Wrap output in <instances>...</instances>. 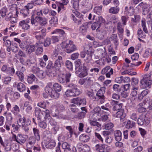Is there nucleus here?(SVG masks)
I'll return each instance as SVG.
<instances>
[{
	"label": "nucleus",
	"mask_w": 152,
	"mask_h": 152,
	"mask_svg": "<svg viewBox=\"0 0 152 152\" xmlns=\"http://www.w3.org/2000/svg\"><path fill=\"white\" fill-rule=\"evenodd\" d=\"M123 104L122 103H117V104H115V105L114 106L113 110L114 111H116L118 110V111L121 110H124L123 109H122Z\"/></svg>",
	"instance_id": "c03bdc74"
},
{
	"label": "nucleus",
	"mask_w": 152,
	"mask_h": 152,
	"mask_svg": "<svg viewBox=\"0 0 152 152\" xmlns=\"http://www.w3.org/2000/svg\"><path fill=\"white\" fill-rule=\"evenodd\" d=\"M80 93V90L77 88L68 89L65 92V94L68 97H75L79 95Z\"/></svg>",
	"instance_id": "9b49d317"
},
{
	"label": "nucleus",
	"mask_w": 152,
	"mask_h": 152,
	"mask_svg": "<svg viewBox=\"0 0 152 152\" xmlns=\"http://www.w3.org/2000/svg\"><path fill=\"white\" fill-rule=\"evenodd\" d=\"M138 89V87H133L132 88V91L131 94V95L132 97L135 96L137 94V91Z\"/></svg>",
	"instance_id": "603ef678"
},
{
	"label": "nucleus",
	"mask_w": 152,
	"mask_h": 152,
	"mask_svg": "<svg viewBox=\"0 0 152 152\" xmlns=\"http://www.w3.org/2000/svg\"><path fill=\"white\" fill-rule=\"evenodd\" d=\"M100 116L101 115L100 114L93 113L90 114L89 118L91 120H94L99 121Z\"/></svg>",
	"instance_id": "a878e982"
},
{
	"label": "nucleus",
	"mask_w": 152,
	"mask_h": 152,
	"mask_svg": "<svg viewBox=\"0 0 152 152\" xmlns=\"http://www.w3.org/2000/svg\"><path fill=\"white\" fill-rule=\"evenodd\" d=\"M35 76L33 74L29 75L28 77V81L29 83H32L33 81H34L36 79Z\"/></svg>",
	"instance_id": "a18cd8bd"
},
{
	"label": "nucleus",
	"mask_w": 152,
	"mask_h": 152,
	"mask_svg": "<svg viewBox=\"0 0 152 152\" xmlns=\"http://www.w3.org/2000/svg\"><path fill=\"white\" fill-rule=\"evenodd\" d=\"M46 74L49 77H54L56 75V74L54 71L50 69H49L46 71Z\"/></svg>",
	"instance_id": "8fccbe9b"
},
{
	"label": "nucleus",
	"mask_w": 152,
	"mask_h": 152,
	"mask_svg": "<svg viewBox=\"0 0 152 152\" xmlns=\"http://www.w3.org/2000/svg\"><path fill=\"white\" fill-rule=\"evenodd\" d=\"M137 111L140 113L145 112L146 110V108L143 107V103H142L138 104L137 106Z\"/></svg>",
	"instance_id": "e433bc0d"
},
{
	"label": "nucleus",
	"mask_w": 152,
	"mask_h": 152,
	"mask_svg": "<svg viewBox=\"0 0 152 152\" xmlns=\"http://www.w3.org/2000/svg\"><path fill=\"white\" fill-rule=\"evenodd\" d=\"M77 148L80 152H89L90 150V148L88 145L86 144L84 145L80 142L77 144Z\"/></svg>",
	"instance_id": "ddd939ff"
},
{
	"label": "nucleus",
	"mask_w": 152,
	"mask_h": 152,
	"mask_svg": "<svg viewBox=\"0 0 152 152\" xmlns=\"http://www.w3.org/2000/svg\"><path fill=\"white\" fill-rule=\"evenodd\" d=\"M44 114L45 115L44 119L45 120L48 118V119L50 118V111L49 110L46 109L45 111H44L43 112Z\"/></svg>",
	"instance_id": "e2e57ef3"
},
{
	"label": "nucleus",
	"mask_w": 152,
	"mask_h": 152,
	"mask_svg": "<svg viewBox=\"0 0 152 152\" xmlns=\"http://www.w3.org/2000/svg\"><path fill=\"white\" fill-rule=\"evenodd\" d=\"M12 15V13L10 12L7 15V17L9 18H10L11 22L12 23H15L17 21V18L15 17H11Z\"/></svg>",
	"instance_id": "052dcab7"
},
{
	"label": "nucleus",
	"mask_w": 152,
	"mask_h": 152,
	"mask_svg": "<svg viewBox=\"0 0 152 152\" xmlns=\"http://www.w3.org/2000/svg\"><path fill=\"white\" fill-rule=\"evenodd\" d=\"M81 4L82 6L86 8L91 7V5L89 0H83Z\"/></svg>",
	"instance_id": "72a5a7b5"
},
{
	"label": "nucleus",
	"mask_w": 152,
	"mask_h": 152,
	"mask_svg": "<svg viewBox=\"0 0 152 152\" xmlns=\"http://www.w3.org/2000/svg\"><path fill=\"white\" fill-rule=\"evenodd\" d=\"M11 133L12 134V138L14 141L20 144H23L26 141V138L25 137V135L19 134L16 136L12 132Z\"/></svg>",
	"instance_id": "6e6552de"
},
{
	"label": "nucleus",
	"mask_w": 152,
	"mask_h": 152,
	"mask_svg": "<svg viewBox=\"0 0 152 152\" xmlns=\"http://www.w3.org/2000/svg\"><path fill=\"white\" fill-rule=\"evenodd\" d=\"M11 45L12 47L11 48V50L13 52L16 53L18 50V46L15 43H12Z\"/></svg>",
	"instance_id": "774afa93"
},
{
	"label": "nucleus",
	"mask_w": 152,
	"mask_h": 152,
	"mask_svg": "<svg viewBox=\"0 0 152 152\" xmlns=\"http://www.w3.org/2000/svg\"><path fill=\"white\" fill-rule=\"evenodd\" d=\"M134 12V10L133 7H130L128 8L127 7H125V13L128 15L131 16L132 15Z\"/></svg>",
	"instance_id": "473e14b6"
},
{
	"label": "nucleus",
	"mask_w": 152,
	"mask_h": 152,
	"mask_svg": "<svg viewBox=\"0 0 152 152\" xmlns=\"http://www.w3.org/2000/svg\"><path fill=\"white\" fill-rule=\"evenodd\" d=\"M20 12L24 18L27 17L29 14V10L26 8L21 10Z\"/></svg>",
	"instance_id": "58836bf2"
},
{
	"label": "nucleus",
	"mask_w": 152,
	"mask_h": 152,
	"mask_svg": "<svg viewBox=\"0 0 152 152\" xmlns=\"http://www.w3.org/2000/svg\"><path fill=\"white\" fill-rule=\"evenodd\" d=\"M19 111V107L17 105H15L11 110V112L15 115L18 114Z\"/></svg>",
	"instance_id": "de8ad7c7"
},
{
	"label": "nucleus",
	"mask_w": 152,
	"mask_h": 152,
	"mask_svg": "<svg viewBox=\"0 0 152 152\" xmlns=\"http://www.w3.org/2000/svg\"><path fill=\"white\" fill-rule=\"evenodd\" d=\"M91 81L90 77H87L86 78L80 79L78 81V83L81 85H82L84 83L88 84L90 83Z\"/></svg>",
	"instance_id": "c756f323"
},
{
	"label": "nucleus",
	"mask_w": 152,
	"mask_h": 152,
	"mask_svg": "<svg viewBox=\"0 0 152 152\" xmlns=\"http://www.w3.org/2000/svg\"><path fill=\"white\" fill-rule=\"evenodd\" d=\"M52 88L54 89L58 92L61 91V86L57 83H55L53 85Z\"/></svg>",
	"instance_id": "49530a36"
},
{
	"label": "nucleus",
	"mask_w": 152,
	"mask_h": 152,
	"mask_svg": "<svg viewBox=\"0 0 152 152\" xmlns=\"http://www.w3.org/2000/svg\"><path fill=\"white\" fill-rule=\"evenodd\" d=\"M62 147L64 149V152H71L70 145L67 142H64L62 144Z\"/></svg>",
	"instance_id": "cd10ccee"
},
{
	"label": "nucleus",
	"mask_w": 152,
	"mask_h": 152,
	"mask_svg": "<svg viewBox=\"0 0 152 152\" xmlns=\"http://www.w3.org/2000/svg\"><path fill=\"white\" fill-rule=\"evenodd\" d=\"M135 123L133 121L129 120L128 121L126 125V127L128 128H132L135 125Z\"/></svg>",
	"instance_id": "0e129e2a"
},
{
	"label": "nucleus",
	"mask_w": 152,
	"mask_h": 152,
	"mask_svg": "<svg viewBox=\"0 0 152 152\" xmlns=\"http://www.w3.org/2000/svg\"><path fill=\"white\" fill-rule=\"evenodd\" d=\"M35 48V47L34 45H28L26 46V51L27 53L30 54L34 51Z\"/></svg>",
	"instance_id": "4c0bfd02"
},
{
	"label": "nucleus",
	"mask_w": 152,
	"mask_h": 152,
	"mask_svg": "<svg viewBox=\"0 0 152 152\" xmlns=\"http://www.w3.org/2000/svg\"><path fill=\"white\" fill-rule=\"evenodd\" d=\"M29 19L20 21L19 23V27L24 30H27L30 28V26L28 24L29 22Z\"/></svg>",
	"instance_id": "4468645a"
},
{
	"label": "nucleus",
	"mask_w": 152,
	"mask_h": 152,
	"mask_svg": "<svg viewBox=\"0 0 152 152\" xmlns=\"http://www.w3.org/2000/svg\"><path fill=\"white\" fill-rule=\"evenodd\" d=\"M30 93V91L29 89L28 88L27 93L24 94V96L26 99H28L29 102L31 103L32 102V100L31 97L29 95Z\"/></svg>",
	"instance_id": "6e6d98bb"
},
{
	"label": "nucleus",
	"mask_w": 152,
	"mask_h": 152,
	"mask_svg": "<svg viewBox=\"0 0 152 152\" xmlns=\"http://www.w3.org/2000/svg\"><path fill=\"white\" fill-rule=\"evenodd\" d=\"M121 26L120 23H118L117 28L118 31V34L122 36L121 34L123 33L124 31L123 29L121 27Z\"/></svg>",
	"instance_id": "69168bd1"
},
{
	"label": "nucleus",
	"mask_w": 152,
	"mask_h": 152,
	"mask_svg": "<svg viewBox=\"0 0 152 152\" xmlns=\"http://www.w3.org/2000/svg\"><path fill=\"white\" fill-rule=\"evenodd\" d=\"M71 76V74L67 72L65 75L63 74H60L58 75V80L60 83H67L70 81V79Z\"/></svg>",
	"instance_id": "0eeeda50"
},
{
	"label": "nucleus",
	"mask_w": 152,
	"mask_h": 152,
	"mask_svg": "<svg viewBox=\"0 0 152 152\" xmlns=\"http://www.w3.org/2000/svg\"><path fill=\"white\" fill-rule=\"evenodd\" d=\"M139 5L142 8L143 12L148 13V18L152 20V7L148 8L149 5L148 4H144L143 2L141 3Z\"/></svg>",
	"instance_id": "1a4fd4ad"
},
{
	"label": "nucleus",
	"mask_w": 152,
	"mask_h": 152,
	"mask_svg": "<svg viewBox=\"0 0 152 152\" xmlns=\"http://www.w3.org/2000/svg\"><path fill=\"white\" fill-rule=\"evenodd\" d=\"M50 25L54 26L57 24V19L56 18H53L49 21Z\"/></svg>",
	"instance_id": "864d4df0"
},
{
	"label": "nucleus",
	"mask_w": 152,
	"mask_h": 152,
	"mask_svg": "<svg viewBox=\"0 0 152 152\" xmlns=\"http://www.w3.org/2000/svg\"><path fill=\"white\" fill-rule=\"evenodd\" d=\"M35 114L37 116L38 119L42 120L43 118H44L45 115L43 112L41 111L38 108H36L35 110Z\"/></svg>",
	"instance_id": "393cba45"
},
{
	"label": "nucleus",
	"mask_w": 152,
	"mask_h": 152,
	"mask_svg": "<svg viewBox=\"0 0 152 152\" xmlns=\"http://www.w3.org/2000/svg\"><path fill=\"white\" fill-rule=\"evenodd\" d=\"M90 24L89 22H86L80 27V30L83 31V32H85L88 27V25Z\"/></svg>",
	"instance_id": "79ce46f5"
},
{
	"label": "nucleus",
	"mask_w": 152,
	"mask_h": 152,
	"mask_svg": "<svg viewBox=\"0 0 152 152\" xmlns=\"http://www.w3.org/2000/svg\"><path fill=\"white\" fill-rule=\"evenodd\" d=\"M4 46L6 47L7 48V51L10 52L11 50V42L9 40H6V41L4 42Z\"/></svg>",
	"instance_id": "ea45409f"
},
{
	"label": "nucleus",
	"mask_w": 152,
	"mask_h": 152,
	"mask_svg": "<svg viewBox=\"0 0 152 152\" xmlns=\"http://www.w3.org/2000/svg\"><path fill=\"white\" fill-rule=\"evenodd\" d=\"M126 114L124 112V110H121L118 111L115 114H114V116L119 118L121 122H123L125 120Z\"/></svg>",
	"instance_id": "f3484780"
},
{
	"label": "nucleus",
	"mask_w": 152,
	"mask_h": 152,
	"mask_svg": "<svg viewBox=\"0 0 152 152\" xmlns=\"http://www.w3.org/2000/svg\"><path fill=\"white\" fill-rule=\"evenodd\" d=\"M119 10L118 7H111L109 10V12L110 13L116 14L118 13Z\"/></svg>",
	"instance_id": "a19ab883"
},
{
	"label": "nucleus",
	"mask_w": 152,
	"mask_h": 152,
	"mask_svg": "<svg viewBox=\"0 0 152 152\" xmlns=\"http://www.w3.org/2000/svg\"><path fill=\"white\" fill-rule=\"evenodd\" d=\"M60 34L62 36H64L66 35V34L64 31L61 29H56L51 33V34Z\"/></svg>",
	"instance_id": "c9c22d12"
},
{
	"label": "nucleus",
	"mask_w": 152,
	"mask_h": 152,
	"mask_svg": "<svg viewBox=\"0 0 152 152\" xmlns=\"http://www.w3.org/2000/svg\"><path fill=\"white\" fill-rule=\"evenodd\" d=\"M73 14L72 15V16L73 17V20L76 22H77V21H78L79 22H78V23L79 24H80L81 23L80 22V20H77V19H76L75 18V16L77 17H80V13L78 11L75 10H73Z\"/></svg>",
	"instance_id": "7c9ffc66"
},
{
	"label": "nucleus",
	"mask_w": 152,
	"mask_h": 152,
	"mask_svg": "<svg viewBox=\"0 0 152 152\" xmlns=\"http://www.w3.org/2000/svg\"><path fill=\"white\" fill-rule=\"evenodd\" d=\"M32 72L35 73L36 76L39 78L41 79H44L46 75V72L45 73L43 71L40 70L37 67H33L32 69Z\"/></svg>",
	"instance_id": "f8f14e48"
},
{
	"label": "nucleus",
	"mask_w": 152,
	"mask_h": 152,
	"mask_svg": "<svg viewBox=\"0 0 152 152\" xmlns=\"http://www.w3.org/2000/svg\"><path fill=\"white\" fill-rule=\"evenodd\" d=\"M102 74H105L107 77H110L111 75L113 74V69L112 68L110 69V67L109 66H107L102 69Z\"/></svg>",
	"instance_id": "a211bd4d"
},
{
	"label": "nucleus",
	"mask_w": 152,
	"mask_h": 152,
	"mask_svg": "<svg viewBox=\"0 0 152 152\" xmlns=\"http://www.w3.org/2000/svg\"><path fill=\"white\" fill-rule=\"evenodd\" d=\"M98 24H99L100 27L102 24L104 23L105 22V20L101 16H98L96 18L95 21Z\"/></svg>",
	"instance_id": "37998d69"
},
{
	"label": "nucleus",
	"mask_w": 152,
	"mask_h": 152,
	"mask_svg": "<svg viewBox=\"0 0 152 152\" xmlns=\"http://www.w3.org/2000/svg\"><path fill=\"white\" fill-rule=\"evenodd\" d=\"M114 134L115 139L116 141L119 142L122 139V133L120 130H115L114 132Z\"/></svg>",
	"instance_id": "4be33fe9"
},
{
	"label": "nucleus",
	"mask_w": 152,
	"mask_h": 152,
	"mask_svg": "<svg viewBox=\"0 0 152 152\" xmlns=\"http://www.w3.org/2000/svg\"><path fill=\"white\" fill-rule=\"evenodd\" d=\"M33 35H34L38 41V42L36 43V47H40L41 44H42L43 40L45 37V35H43L40 33V31H36L33 33Z\"/></svg>",
	"instance_id": "9d476101"
},
{
	"label": "nucleus",
	"mask_w": 152,
	"mask_h": 152,
	"mask_svg": "<svg viewBox=\"0 0 152 152\" xmlns=\"http://www.w3.org/2000/svg\"><path fill=\"white\" fill-rule=\"evenodd\" d=\"M52 115L53 116L56 117L57 118L59 119H65L66 118V116L63 115L60 112H56L55 113H53Z\"/></svg>",
	"instance_id": "2f4dec72"
},
{
	"label": "nucleus",
	"mask_w": 152,
	"mask_h": 152,
	"mask_svg": "<svg viewBox=\"0 0 152 152\" xmlns=\"http://www.w3.org/2000/svg\"><path fill=\"white\" fill-rule=\"evenodd\" d=\"M79 139L80 141L86 142L89 141L90 139V137L89 135L83 134L80 136Z\"/></svg>",
	"instance_id": "c85d7f7f"
},
{
	"label": "nucleus",
	"mask_w": 152,
	"mask_h": 152,
	"mask_svg": "<svg viewBox=\"0 0 152 152\" xmlns=\"http://www.w3.org/2000/svg\"><path fill=\"white\" fill-rule=\"evenodd\" d=\"M48 119V118L45 119V120L46 121L48 122L51 125L53 126H54L57 125V122L54 120L52 119L51 117L50 119Z\"/></svg>",
	"instance_id": "09e8293b"
},
{
	"label": "nucleus",
	"mask_w": 152,
	"mask_h": 152,
	"mask_svg": "<svg viewBox=\"0 0 152 152\" xmlns=\"http://www.w3.org/2000/svg\"><path fill=\"white\" fill-rule=\"evenodd\" d=\"M102 10V7L101 6L96 7L94 9V12L99 15L101 14Z\"/></svg>",
	"instance_id": "5fc2aeb1"
},
{
	"label": "nucleus",
	"mask_w": 152,
	"mask_h": 152,
	"mask_svg": "<svg viewBox=\"0 0 152 152\" xmlns=\"http://www.w3.org/2000/svg\"><path fill=\"white\" fill-rule=\"evenodd\" d=\"M150 121V118L146 114H142L137 119V122L139 125L147 126Z\"/></svg>",
	"instance_id": "39448f33"
},
{
	"label": "nucleus",
	"mask_w": 152,
	"mask_h": 152,
	"mask_svg": "<svg viewBox=\"0 0 152 152\" xmlns=\"http://www.w3.org/2000/svg\"><path fill=\"white\" fill-rule=\"evenodd\" d=\"M15 70L13 67H8V69L7 70L6 73L9 74L11 75H13L15 73Z\"/></svg>",
	"instance_id": "338daca9"
},
{
	"label": "nucleus",
	"mask_w": 152,
	"mask_h": 152,
	"mask_svg": "<svg viewBox=\"0 0 152 152\" xmlns=\"http://www.w3.org/2000/svg\"><path fill=\"white\" fill-rule=\"evenodd\" d=\"M13 86H16L17 89L20 92H22L25 91L26 89V86L23 83L17 82L13 84Z\"/></svg>",
	"instance_id": "aec40b11"
},
{
	"label": "nucleus",
	"mask_w": 152,
	"mask_h": 152,
	"mask_svg": "<svg viewBox=\"0 0 152 152\" xmlns=\"http://www.w3.org/2000/svg\"><path fill=\"white\" fill-rule=\"evenodd\" d=\"M16 74L18 76L20 80L22 82L24 81V76L23 73L20 71H18L16 72Z\"/></svg>",
	"instance_id": "4d7b16f0"
},
{
	"label": "nucleus",
	"mask_w": 152,
	"mask_h": 152,
	"mask_svg": "<svg viewBox=\"0 0 152 152\" xmlns=\"http://www.w3.org/2000/svg\"><path fill=\"white\" fill-rule=\"evenodd\" d=\"M31 123L29 119L26 120L24 117L20 118L19 121H18V124L19 126L21 127L25 132H28L29 130V126Z\"/></svg>",
	"instance_id": "20e7f679"
},
{
	"label": "nucleus",
	"mask_w": 152,
	"mask_h": 152,
	"mask_svg": "<svg viewBox=\"0 0 152 152\" xmlns=\"http://www.w3.org/2000/svg\"><path fill=\"white\" fill-rule=\"evenodd\" d=\"M36 139L33 136L30 137L28 139V144L30 145H33L35 143Z\"/></svg>",
	"instance_id": "3c124183"
},
{
	"label": "nucleus",
	"mask_w": 152,
	"mask_h": 152,
	"mask_svg": "<svg viewBox=\"0 0 152 152\" xmlns=\"http://www.w3.org/2000/svg\"><path fill=\"white\" fill-rule=\"evenodd\" d=\"M53 84L51 82L48 83L45 87V91L51 98L57 99L60 96V94L56 92V91L52 88Z\"/></svg>",
	"instance_id": "f03ea898"
},
{
	"label": "nucleus",
	"mask_w": 152,
	"mask_h": 152,
	"mask_svg": "<svg viewBox=\"0 0 152 152\" xmlns=\"http://www.w3.org/2000/svg\"><path fill=\"white\" fill-rule=\"evenodd\" d=\"M105 88L104 87H101L96 93V97L95 98V99L100 102L101 104L104 103L105 101L106 97L104 96V94Z\"/></svg>",
	"instance_id": "423d86ee"
},
{
	"label": "nucleus",
	"mask_w": 152,
	"mask_h": 152,
	"mask_svg": "<svg viewBox=\"0 0 152 152\" xmlns=\"http://www.w3.org/2000/svg\"><path fill=\"white\" fill-rule=\"evenodd\" d=\"M75 70L76 74H79L81 70L84 69V67H86L83 64H81V60L77 59L75 62Z\"/></svg>",
	"instance_id": "2eb2a0df"
},
{
	"label": "nucleus",
	"mask_w": 152,
	"mask_h": 152,
	"mask_svg": "<svg viewBox=\"0 0 152 152\" xmlns=\"http://www.w3.org/2000/svg\"><path fill=\"white\" fill-rule=\"evenodd\" d=\"M140 87L142 88H145L150 86L152 84V72L148 74H145L142 76Z\"/></svg>",
	"instance_id": "f257e3e1"
},
{
	"label": "nucleus",
	"mask_w": 152,
	"mask_h": 152,
	"mask_svg": "<svg viewBox=\"0 0 152 152\" xmlns=\"http://www.w3.org/2000/svg\"><path fill=\"white\" fill-rule=\"evenodd\" d=\"M7 12V8L6 7H3L1 10H0V15L2 17H4L6 15Z\"/></svg>",
	"instance_id": "680f3d73"
},
{
	"label": "nucleus",
	"mask_w": 152,
	"mask_h": 152,
	"mask_svg": "<svg viewBox=\"0 0 152 152\" xmlns=\"http://www.w3.org/2000/svg\"><path fill=\"white\" fill-rule=\"evenodd\" d=\"M142 26L143 28V31L145 33L148 32L147 28L146 26L145 20L144 18H143L142 20Z\"/></svg>",
	"instance_id": "bf43d9fd"
},
{
	"label": "nucleus",
	"mask_w": 152,
	"mask_h": 152,
	"mask_svg": "<svg viewBox=\"0 0 152 152\" xmlns=\"http://www.w3.org/2000/svg\"><path fill=\"white\" fill-rule=\"evenodd\" d=\"M71 102L72 103L80 106H83L86 103V99L79 97L73 99H72Z\"/></svg>",
	"instance_id": "dca6fc26"
},
{
	"label": "nucleus",
	"mask_w": 152,
	"mask_h": 152,
	"mask_svg": "<svg viewBox=\"0 0 152 152\" xmlns=\"http://www.w3.org/2000/svg\"><path fill=\"white\" fill-rule=\"evenodd\" d=\"M84 51L86 52V53L85 54V52H82L81 53V57H92L94 56V52L93 50H91V48H89L88 50H87L86 48H84Z\"/></svg>",
	"instance_id": "6ab92c4d"
},
{
	"label": "nucleus",
	"mask_w": 152,
	"mask_h": 152,
	"mask_svg": "<svg viewBox=\"0 0 152 152\" xmlns=\"http://www.w3.org/2000/svg\"><path fill=\"white\" fill-rule=\"evenodd\" d=\"M88 70L89 69L87 68L86 67H84L83 70H81L80 72L77 75L80 77H83L88 75Z\"/></svg>",
	"instance_id": "b1692460"
},
{
	"label": "nucleus",
	"mask_w": 152,
	"mask_h": 152,
	"mask_svg": "<svg viewBox=\"0 0 152 152\" xmlns=\"http://www.w3.org/2000/svg\"><path fill=\"white\" fill-rule=\"evenodd\" d=\"M37 20H39V23L42 26H44L47 23V20L45 18H37L36 19Z\"/></svg>",
	"instance_id": "f704fd0d"
},
{
	"label": "nucleus",
	"mask_w": 152,
	"mask_h": 152,
	"mask_svg": "<svg viewBox=\"0 0 152 152\" xmlns=\"http://www.w3.org/2000/svg\"><path fill=\"white\" fill-rule=\"evenodd\" d=\"M56 143L54 140H50L46 142L45 144V146L47 148L51 149L55 146Z\"/></svg>",
	"instance_id": "412c9836"
},
{
	"label": "nucleus",
	"mask_w": 152,
	"mask_h": 152,
	"mask_svg": "<svg viewBox=\"0 0 152 152\" xmlns=\"http://www.w3.org/2000/svg\"><path fill=\"white\" fill-rule=\"evenodd\" d=\"M62 48L67 53H70L76 50V47L72 41L64 42L62 43Z\"/></svg>",
	"instance_id": "7ed1b4c3"
},
{
	"label": "nucleus",
	"mask_w": 152,
	"mask_h": 152,
	"mask_svg": "<svg viewBox=\"0 0 152 152\" xmlns=\"http://www.w3.org/2000/svg\"><path fill=\"white\" fill-rule=\"evenodd\" d=\"M62 58H58V59L56 60L55 64V67L57 69H59L61 67V64L59 61L60 60L62 59Z\"/></svg>",
	"instance_id": "13d9d810"
},
{
	"label": "nucleus",
	"mask_w": 152,
	"mask_h": 152,
	"mask_svg": "<svg viewBox=\"0 0 152 152\" xmlns=\"http://www.w3.org/2000/svg\"><path fill=\"white\" fill-rule=\"evenodd\" d=\"M33 130L34 137L36 138L37 140L39 141L40 139V132L39 130L36 128H34Z\"/></svg>",
	"instance_id": "bb28decb"
},
{
	"label": "nucleus",
	"mask_w": 152,
	"mask_h": 152,
	"mask_svg": "<svg viewBox=\"0 0 152 152\" xmlns=\"http://www.w3.org/2000/svg\"><path fill=\"white\" fill-rule=\"evenodd\" d=\"M95 149L97 152H105V146L104 144H97L95 146Z\"/></svg>",
	"instance_id": "5701e85b"
}]
</instances>
